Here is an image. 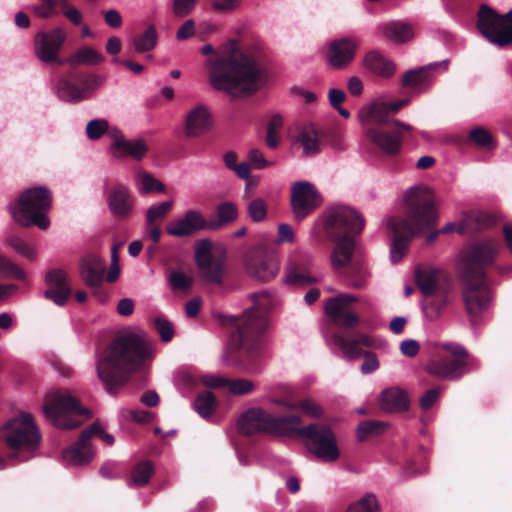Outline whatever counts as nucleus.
I'll return each mask as SVG.
<instances>
[{"label":"nucleus","mask_w":512,"mask_h":512,"mask_svg":"<svg viewBox=\"0 0 512 512\" xmlns=\"http://www.w3.org/2000/svg\"><path fill=\"white\" fill-rule=\"evenodd\" d=\"M45 283L47 286L44 291L45 298L58 306L65 305L72 292L66 271L61 268L49 270L45 275Z\"/></svg>","instance_id":"obj_19"},{"label":"nucleus","mask_w":512,"mask_h":512,"mask_svg":"<svg viewBox=\"0 0 512 512\" xmlns=\"http://www.w3.org/2000/svg\"><path fill=\"white\" fill-rule=\"evenodd\" d=\"M358 43L355 39L344 37L330 42L326 54L327 62L334 69L346 68L353 61Z\"/></svg>","instance_id":"obj_20"},{"label":"nucleus","mask_w":512,"mask_h":512,"mask_svg":"<svg viewBox=\"0 0 512 512\" xmlns=\"http://www.w3.org/2000/svg\"><path fill=\"white\" fill-rule=\"evenodd\" d=\"M0 440L11 450L10 458L32 454L40 445L41 435L31 414L21 412L0 429Z\"/></svg>","instance_id":"obj_8"},{"label":"nucleus","mask_w":512,"mask_h":512,"mask_svg":"<svg viewBox=\"0 0 512 512\" xmlns=\"http://www.w3.org/2000/svg\"><path fill=\"white\" fill-rule=\"evenodd\" d=\"M338 242L331 253V264L335 270H340L347 266L354 252V240L351 237L337 239Z\"/></svg>","instance_id":"obj_31"},{"label":"nucleus","mask_w":512,"mask_h":512,"mask_svg":"<svg viewBox=\"0 0 512 512\" xmlns=\"http://www.w3.org/2000/svg\"><path fill=\"white\" fill-rule=\"evenodd\" d=\"M287 284L293 285H306L316 282V279L303 273H299L294 269H291L284 279Z\"/></svg>","instance_id":"obj_61"},{"label":"nucleus","mask_w":512,"mask_h":512,"mask_svg":"<svg viewBox=\"0 0 512 512\" xmlns=\"http://www.w3.org/2000/svg\"><path fill=\"white\" fill-rule=\"evenodd\" d=\"M248 275L262 282L270 281L279 271V262L275 253L264 247L251 248L244 257Z\"/></svg>","instance_id":"obj_13"},{"label":"nucleus","mask_w":512,"mask_h":512,"mask_svg":"<svg viewBox=\"0 0 512 512\" xmlns=\"http://www.w3.org/2000/svg\"><path fill=\"white\" fill-rule=\"evenodd\" d=\"M195 34V21L193 19L186 20L177 30L176 39L179 41L186 40Z\"/></svg>","instance_id":"obj_64"},{"label":"nucleus","mask_w":512,"mask_h":512,"mask_svg":"<svg viewBox=\"0 0 512 512\" xmlns=\"http://www.w3.org/2000/svg\"><path fill=\"white\" fill-rule=\"evenodd\" d=\"M52 202L51 192L45 187H35L24 191L17 203H10L8 210L13 220L22 227L37 226L42 230L49 227L46 217Z\"/></svg>","instance_id":"obj_6"},{"label":"nucleus","mask_w":512,"mask_h":512,"mask_svg":"<svg viewBox=\"0 0 512 512\" xmlns=\"http://www.w3.org/2000/svg\"><path fill=\"white\" fill-rule=\"evenodd\" d=\"M320 222L327 236L333 240L359 234L365 220L363 216L348 206H335L326 210L320 217Z\"/></svg>","instance_id":"obj_10"},{"label":"nucleus","mask_w":512,"mask_h":512,"mask_svg":"<svg viewBox=\"0 0 512 512\" xmlns=\"http://www.w3.org/2000/svg\"><path fill=\"white\" fill-rule=\"evenodd\" d=\"M154 327L163 342H169L174 336V326L171 321L162 315L155 317L153 320Z\"/></svg>","instance_id":"obj_54"},{"label":"nucleus","mask_w":512,"mask_h":512,"mask_svg":"<svg viewBox=\"0 0 512 512\" xmlns=\"http://www.w3.org/2000/svg\"><path fill=\"white\" fill-rule=\"evenodd\" d=\"M369 278L370 272L364 263H353L347 272L348 285L354 289L366 288Z\"/></svg>","instance_id":"obj_38"},{"label":"nucleus","mask_w":512,"mask_h":512,"mask_svg":"<svg viewBox=\"0 0 512 512\" xmlns=\"http://www.w3.org/2000/svg\"><path fill=\"white\" fill-rule=\"evenodd\" d=\"M173 206L172 201H166L150 206L146 212V224L148 227H152L157 220H161L166 217Z\"/></svg>","instance_id":"obj_49"},{"label":"nucleus","mask_w":512,"mask_h":512,"mask_svg":"<svg viewBox=\"0 0 512 512\" xmlns=\"http://www.w3.org/2000/svg\"><path fill=\"white\" fill-rule=\"evenodd\" d=\"M158 34L154 25H150L142 34L136 36L132 45L137 53L153 50L157 45Z\"/></svg>","instance_id":"obj_40"},{"label":"nucleus","mask_w":512,"mask_h":512,"mask_svg":"<svg viewBox=\"0 0 512 512\" xmlns=\"http://www.w3.org/2000/svg\"><path fill=\"white\" fill-rule=\"evenodd\" d=\"M439 273V270L431 266H425L415 270L416 284L425 297H429L434 294L437 287Z\"/></svg>","instance_id":"obj_32"},{"label":"nucleus","mask_w":512,"mask_h":512,"mask_svg":"<svg viewBox=\"0 0 512 512\" xmlns=\"http://www.w3.org/2000/svg\"><path fill=\"white\" fill-rule=\"evenodd\" d=\"M95 435L99 436L107 445H113L114 443L113 435L106 433L99 423H93L81 432L76 443L63 451L64 460L73 465L89 463L94 457L90 440Z\"/></svg>","instance_id":"obj_12"},{"label":"nucleus","mask_w":512,"mask_h":512,"mask_svg":"<svg viewBox=\"0 0 512 512\" xmlns=\"http://www.w3.org/2000/svg\"><path fill=\"white\" fill-rule=\"evenodd\" d=\"M407 219L390 218L387 228L393 233L390 256L393 262H399L408 251V242L416 232L431 227L437 214L431 190L424 187L410 189L405 197Z\"/></svg>","instance_id":"obj_4"},{"label":"nucleus","mask_w":512,"mask_h":512,"mask_svg":"<svg viewBox=\"0 0 512 512\" xmlns=\"http://www.w3.org/2000/svg\"><path fill=\"white\" fill-rule=\"evenodd\" d=\"M148 151V146L143 138L135 140H126L120 130H112V143L110 152L115 158H124L127 156L136 160H141L145 157Z\"/></svg>","instance_id":"obj_21"},{"label":"nucleus","mask_w":512,"mask_h":512,"mask_svg":"<svg viewBox=\"0 0 512 512\" xmlns=\"http://www.w3.org/2000/svg\"><path fill=\"white\" fill-rule=\"evenodd\" d=\"M498 248L495 240L478 241L463 250L457 260V272L463 285L462 298L472 322H476L491 304L485 270L493 264Z\"/></svg>","instance_id":"obj_2"},{"label":"nucleus","mask_w":512,"mask_h":512,"mask_svg":"<svg viewBox=\"0 0 512 512\" xmlns=\"http://www.w3.org/2000/svg\"><path fill=\"white\" fill-rule=\"evenodd\" d=\"M0 273H10L19 280L25 278V272L2 254H0Z\"/></svg>","instance_id":"obj_60"},{"label":"nucleus","mask_w":512,"mask_h":512,"mask_svg":"<svg viewBox=\"0 0 512 512\" xmlns=\"http://www.w3.org/2000/svg\"><path fill=\"white\" fill-rule=\"evenodd\" d=\"M197 0H174L172 4V12L178 18H184L192 13Z\"/></svg>","instance_id":"obj_59"},{"label":"nucleus","mask_w":512,"mask_h":512,"mask_svg":"<svg viewBox=\"0 0 512 512\" xmlns=\"http://www.w3.org/2000/svg\"><path fill=\"white\" fill-rule=\"evenodd\" d=\"M302 420L297 415L275 417L260 408H251L243 413L238 420L241 434L251 436L265 433L276 436L296 434L307 440V448L318 459L334 462L339 459L340 451L333 430L326 424L312 423L305 427H297Z\"/></svg>","instance_id":"obj_1"},{"label":"nucleus","mask_w":512,"mask_h":512,"mask_svg":"<svg viewBox=\"0 0 512 512\" xmlns=\"http://www.w3.org/2000/svg\"><path fill=\"white\" fill-rule=\"evenodd\" d=\"M207 229V221L196 210H188L182 218L170 221L166 226V232L171 236L185 237Z\"/></svg>","instance_id":"obj_22"},{"label":"nucleus","mask_w":512,"mask_h":512,"mask_svg":"<svg viewBox=\"0 0 512 512\" xmlns=\"http://www.w3.org/2000/svg\"><path fill=\"white\" fill-rule=\"evenodd\" d=\"M136 183L138 190L142 194H148L152 192L163 193L166 190L165 185L153 177L150 173L145 171H138L136 174Z\"/></svg>","instance_id":"obj_41"},{"label":"nucleus","mask_w":512,"mask_h":512,"mask_svg":"<svg viewBox=\"0 0 512 512\" xmlns=\"http://www.w3.org/2000/svg\"><path fill=\"white\" fill-rule=\"evenodd\" d=\"M477 16V28L490 43L498 47L512 44V24L505 23L501 14L483 4Z\"/></svg>","instance_id":"obj_11"},{"label":"nucleus","mask_w":512,"mask_h":512,"mask_svg":"<svg viewBox=\"0 0 512 512\" xmlns=\"http://www.w3.org/2000/svg\"><path fill=\"white\" fill-rule=\"evenodd\" d=\"M346 512H380L376 497L366 494L357 502L351 504Z\"/></svg>","instance_id":"obj_51"},{"label":"nucleus","mask_w":512,"mask_h":512,"mask_svg":"<svg viewBox=\"0 0 512 512\" xmlns=\"http://www.w3.org/2000/svg\"><path fill=\"white\" fill-rule=\"evenodd\" d=\"M384 37L394 44H403L410 41L413 36V28L410 24L401 21L388 22L381 26Z\"/></svg>","instance_id":"obj_30"},{"label":"nucleus","mask_w":512,"mask_h":512,"mask_svg":"<svg viewBox=\"0 0 512 512\" xmlns=\"http://www.w3.org/2000/svg\"><path fill=\"white\" fill-rule=\"evenodd\" d=\"M104 60V56L94 48L83 47L68 57L65 62H67L72 67H78L80 65H99L104 62Z\"/></svg>","instance_id":"obj_37"},{"label":"nucleus","mask_w":512,"mask_h":512,"mask_svg":"<svg viewBox=\"0 0 512 512\" xmlns=\"http://www.w3.org/2000/svg\"><path fill=\"white\" fill-rule=\"evenodd\" d=\"M112 130L119 129L115 126H110L105 119H93L86 126V134L90 140H97L104 134L112 140Z\"/></svg>","instance_id":"obj_44"},{"label":"nucleus","mask_w":512,"mask_h":512,"mask_svg":"<svg viewBox=\"0 0 512 512\" xmlns=\"http://www.w3.org/2000/svg\"><path fill=\"white\" fill-rule=\"evenodd\" d=\"M248 159L250 164L256 169H263L273 164L272 162L267 161L264 158L263 153L256 148H253L248 152Z\"/></svg>","instance_id":"obj_63"},{"label":"nucleus","mask_w":512,"mask_h":512,"mask_svg":"<svg viewBox=\"0 0 512 512\" xmlns=\"http://www.w3.org/2000/svg\"><path fill=\"white\" fill-rule=\"evenodd\" d=\"M446 304V295H442L430 301L429 303H423L422 309L427 318L434 320L440 316L442 309L446 306Z\"/></svg>","instance_id":"obj_55"},{"label":"nucleus","mask_w":512,"mask_h":512,"mask_svg":"<svg viewBox=\"0 0 512 512\" xmlns=\"http://www.w3.org/2000/svg\"><path fill=\"white\" fill-rule=\"evenodd\" d=\"M440 388H432L427 390L419 399V405L423 410H429L439 399Z\"/></svg>","instance_id":"obj_62"},{"label":"nucleus","mask_w":512,"mask_h":512,"mask_svg":"<svg viewBox=\"0 0 512 512\" xmlns=\"http://www.w3.org/2000/svg\"><path fill=\"white\" fill-rule=\"evenodd\" d=\"M247 212L253 222L259 223L266 219L268 207L262 198H255L248 203Z\"/></svg>","instance_id":"obj_50"},{"label":"nucleus","mask_w":512,"mask_h":512,"mask_svg":"<svg viewBox=\"0 0 512 512\" xmlns=\"http://www.w3.org/2000/svg\"><path fill=\"white\" fill-rule=\"evenodd\" d=\"M5 243L9 247H11L16 253L25 258L33 260L36 257L35 249L29 243H27L17 235L7 236L5 239Z\"/></svg>","instance_id":"obj_47"},{"label":"nucleus","mask_w":512,"mask_h":512,"mask_svg":"<svg viewBox=\"0 0 512 512\" xmlns=\"http://www.w3.org/2000/svg\"><path fill=\"white\" fill-rule=\"evenodd\" d=\"M107 205L114 217L126 219L133 213L134 198L127 187L116 184L107 194Z\"/></svg>","instance_id":"obj_23"},{"label":"nucleus","mask_w":512,"mask_h":512,"mask_svg":"<svg viewBox=\"0 0 512 512\" xmlns=\"http://www.w3.org/2000/svg\"><path fill=\"white\" fill-rule=\"evenodd\" d=\"M431 83V74L425 67L407 71L402 78V86L409 88L427 87Z\"/></svg>","instance_id":"obj_39"},{"label":"nucleus","mask_w":512,"mask_h":512,"mask_svg":"<svg viewBox=\"0 0 512 512\" xmlns=\"http://www.w3.org/2000/svg\"><path fill=\"white\" fill-rule=\"evenodd\" d=\"M468 354H447L430 360L426 371L435 377L454 379L460 377L466 370Z\"/></svg>","instance_id":"obj_17"},{"label":"nucleus","mask_w":512,"mask_h":512,"mask_svg":"<svg viewBox=\"0 0 512 512\" xmlns=\"http://www.w3.org/2000/svg\"><path fill=\"white\" fill-rule=\"evenodd\" d=\"M216 216V220L207 221V229L218 230L224 225L233 223L238 217V208L233 202H222L216 207Z\"/></svg>","instance_id":"obj_33"},{"label":"nucleus","mask_w":512,"mask_h":512,"mask_svg":"<svg viewBox=\"0 0 512 512\" xmlns=\"http://www.w3.org/2000/svg\"><path fill=\"white\" fill-rule=\"evenodd\" d=\"M229 392L234 395H245L253 391L254 384L250 380L246 379H227V385Z\"/></svg>","instance_id":"obj_57"},{"label":"nucleus","mask_w":512,"mask_h":512,"mask_svg":"<svg viewBox=\"0 0 512 512\" xmlns=\"http://www.w3.org/2000/svg\"><path fill=\"white\" fill-rule=\"evenodd\" d=\"M363 65L373 74L383 78H390L396 70L394 62L386 59L378 51L368 52L364 57Z\"/></svg>","instance_id":"obj_29"},{"label":"nucleus","mask_w":512,"mask_h":512,"mask_svg":"<svg viewBox=\"0 0 512 512\" xmlns=\"http://www.w3.org/2000/svg\"><path fill=\"white\" fill-rule=\"evenodd\" d=\"M380 407L387 412H404L410 405L408 394L399 387L385 389L379 399Z\"/></svg>","instance_id":"obj_28"},{"label":"nucleus","mask_w":512,"mask_h":512,"mask_svg":"<svg viewBox=\"0 0 512 512\" xmlns=\"http://www.w3.org/2000/svg\"><path fill=\"white\" fill-rule=\"evenodd\" d=\"M58 97L67 102H79L85 100V95L81 92V87L68 80H61L57 87Z\"/></svg>","instance_id":"obj_43"},{"label":"nucleus","mask_w":512,"mask_h":512,"mask_svg":"<svg viewBox=\"0 0 512 512\" xmlns=\"http://www.w3.org/2000/svg\"><path fill=\"white\" fill-rule=\"evenodd\" d=\"M323 203L321 193L309 181H297L291 188V208L296 220L302 221Z\"/></svg>","instance_id":"obj_14"},{"label":"nucleus","mask_w":512,"mask_h":512,"mask_svg":"<svg viewBox=\"0 0 512 512\" xmlns=\"http://www.w3.org/2000/svg\"><path fill=\"white\" fill-rule=\"evenodd\" d=\"M153 354H99L96 369L99 379L109 394L115 393L129 379L131 374L143 365Z\"/></svg>","instance_id":"obj_7"},{"label":"nucleus","mask_w":512,"mask_h":512,"mask_svg":"<svg viewBox=\"0 0 512 512\" xmlns=\"http://www.w3.org/2000/svg\"><path fill=\"white\" fill-rule=\"evenodd\" d=\"M366 136L387 155H396L401 150L403 135L399 130L381 131L368 129Z\"/></svg>","instance_id":"obj_26"},{"label":"nucleus","mask_w":512,"mask_h":512,"mask_svg":"<svg viewBox=\"0 0 512 512\" xmlns=\"http://www.w3.org/2000/svg\"><path fill=\"white\" fill-rule=\"evenodd\" d=\"M297 142L303 148L304 156L315 155L320 151L319 135L313 125H306L301 128L297 135Z\"/></svg>","instance_id":"obj_35"},{"label":"nucleus","mask_w":512,"mask_h":512,"mask_svg":"<svg viewBox=\"0 0 512 512\" xmlns=\"http://www.w3.org/2000/svg\"><path fill=\"white\" fill-rule=\"evenodd\" d=\"M195 261L202 278L206 281L221 285L225 273L223 259L212 255V243L208 239H201L195 246Z\"/></svg>","instance_id":"obj_16"},{"label":"nucleus","mask_w":512,"mask_h":512,"mask_svg":"<svg viewBox=\"0 0 512 512\" xmlns=\"http://www.w3.org/2000/svg\"><path fill=\"white\" fill-rule=\"evenodd\" d=\"M168 282L173 289L188 290L193 284V277L183 272L173 271L168 278Z\"/></svg>","instance_id":"obj_56"},{"label":"nucleus","mask_w":512,"mask_h":512,"mask_svg":"<svg viewBox=\"0 0 512 512\" xmlns=\"http://www.w3.org/2000/svg\"><path fill=\"white\" fill-rule=\"evenodd\" d=\"M421 349H423L424 351H427V352L438 351V350H444L446 352H466L465 347L458 343L438 342V341H432V340H427L424 343H422Z\"/></svg>","instance_id":"obj_53"},{"label":"nucleus","mask_w":512,"mask_h":512,"mask_svg":"<svg viewBox=\"0 0 512 512\" xmlns=\"http://www.w3.org/2000/svg\"><path fill=\"white\" fill-rule=\"evenodd\" d=\"M469 140L480 148L495 146L491 133L483 127H476L472 129L469 133Z\"/></svg>","instance_id":"obj_52"},{"label":"nucleus","mask_w":512,"mask_h":512,"mask_svg":"<svg viewBox=\"0 0 512 512\" xmlns=\"http://www.w3.org/2000/svg\"><path fill=\"white\" fill-rule=\"evenodd\" d=\"M77 79L79 81V86L81 87V92L85 95V99L90 98L92 94L100 88L104 81L102 76L95 73L80 75Z\"/></svg>","instance_id":"obj_45"},{"label":"nucleus","mask_w":512,"mask_h":512,"mask_svg":"<svg viewBox=\"0 0 512 512\" xmlns=\"http://www.w3.org/2000/svg\"><path fill=\"white\" fill-rule=\"evenodd\" d=\"M154 473L151 462L143 461L138 463L132 471V481L137 486L146 485Z\"/></svg>","instance_id":"obj_48"},{"label":"nucleus","mask_w":512,"mask_h":512,"mask_svg":"<svg viewBox=\"0 0 512 512\" xmlns=\"http://www.w3.org/2000/svg\"><path fill=\"white\" fill-rule=\"evenodd\" d=\"M217 406L215 395L210 391H202L198 393L194 401V408L197 413L203 417H210Z\"/></svg>","instance_id":"obj_42"},{"label":"nucleus","mask_w":512,"mask_h":512,"mask_svg":"<svg viewBox=\"0 0 512 512\" xmlns=\"http://www.w3.org/2000/svg\"><path fill=\"white\" fill-rule=\"evenodd\" d=\"M46 418L57 428L74 429L90 418V411L68 391L50 393L43 405Z\"/></svg>","instance_id":"obj_9"},{"label":"nucleus","mask_w":512,"mask_h":512,"mask_svg":"<svg viewBox=\"0 0 512 512\" xmlns=\"http://www.w3.org/2000/svg\"><path fill=\"white\" fill-rule=\"evenodd\" d=\"M154 341L143 330L118 334L109 345V352H150Z\"/></svg>","instance_id":"obj_18"},{"label":"nucleus","mask_w":512,"mask_h":512,"mask_svg":"<svg viewBox=\"0 0 512 512\" xmlns=\"http://www.w3.org/2000/svg\"><path fill=\"white\" fill-rule=\"evenodd\" d=\"M293 407L302 410L306 415L312 418H318L323 414L322 408L309 398L298 401Z\"/></svg>","instance_id":"obj_58"},{"label":"nucleus","mask_w":512,"mask_h":512,"mask_svg":"<svg viewBox=\"0 0 512 512\" xmlns=\"http://www.w3.org/2000/svg\"><path fill=\"white\" fill-rule=\"evenodd\" d=\"M389 114V106L386 102L375 101L360 112V119L363 123L385 124Z\"/></svg>","instance_id":"obj_36"},{"label":"nucleus","mask_w":512,"mask_h":512,"mask_svg":"<svg viewBox=\"0 0 512 512\" xmlns=\"http://www.w3.org/2000/svg\"><path fill=\"white\" fill-rule=\"evenodd\" d=\"M211 126V114L207 106L200 104L187 113L184 133L190 138L199 137L208 132Z\"/></svg>","instance_id":"obj_24"},{"label":"nucleus","mask_w":512,"mask_h":512,"mask_svg":"<svg viewBox=\"0 0 512 512\" xmlns=\"http://www.w3.org/2000/svg\"><path fill=\"white\" fill-rule=\"evenodd\" d=\"M254 306L245 310L240 319L238 328L230 335L228 345L231 350L253 352L267 348L271 321L260 311H271L279 305L277 296L267 290L249 295Z\"/></svg>","instance_id":"obj_5"},{"label":"nucleus","mask_w":512,"mask_h":512,"mask_svg":"<svg viewBox=\"0 0 512 512\" xmlns=\"http://www.w3.org/2000/svg\"><path fill=\"white\" fill-rule=\"evenodd\" d=\"M210 85L232 96L250 95L260 89L263 69L256 59L241 52L236 40H229L224 53L208 59Z\"/></svg>","instance_id":"obj_3"},{"label":"nucleus","mask_w":512,"mask_h":512,"mask_svg":"<svg viewBox=\"0 0 512 512\" xmlns=\"http://www.w3.org/2000/svg\"><path fill=\"white\" fill-rule=\"evenodd\" d=\"M387 424L382 421H363L358 425L357 437L359 441H365L371 436H377L384 432Z\"/></svg>","instance_id":"obj_46"},{"label":"nucleus","mask_w":512,"mask_h":512,"mask_svg":"<svg viewBox=\"0 0 512 512\" xmlns=\"http://www.w3.org/2000/svg\"><path fill=\"white\" fill-rule=\"evenodd\" d=\"M66 40V33L60 27L48 32L40 31L34 37V53L43 63L62 65L66 60L59 58V52Z\"/></svg>","instance_id":"obj_15"},{"label":"nucleus","mask_w":512,"mask_h":512,"mask_svg":"<svg viewBox=\"0 0 512 512\" xmlns=\"http://www.w3.org/2000/svg\"><path fill=\"white\" fill-rule=\"evenodd\" d=\"M106 269L105 261L97 255H87L80 261V275L90 288H99Z\"/></svg>","instance_id":"obj_25"},{"label":"nucleus","mask_w":512,"mask_h":512,"mask_svg":"<svg viewBox=\"0 0 512 512\" xmlns=\"http://www.w3.org/2000/svg\"><path fill=\"white\" fill-rule=\"evenodd\" d=\"M333 340L337 347L343 352H361L362 348H369L374 350L386 349V343L375 339L367 334H359L350 339H345L341 336H334Z\"/></svg>","instance_id":"obj_27"},{"label":"nucleus","mask_w":512,"mask_h":512,"mask_svg":"<svg viewBox=\"0 0 512 512\" xmlns=\"http://www.w3.org/2000/svg\"><path fill=\"white\" fill-rule=\"evenodd\" d=\"M324 310L330 321L340 328H353L359 323V316L355 312L337 308L335 304L325 305Z\"/></svg>","instance_id":"obj_34"}]
</instances>
